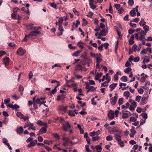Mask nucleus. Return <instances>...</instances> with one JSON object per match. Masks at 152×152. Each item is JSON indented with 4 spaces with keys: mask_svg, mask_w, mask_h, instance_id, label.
I'll list each match as a JSON object with an SVG mask.
<instances>
[{
    "mask_svg": "<svg viewBox=\"0 0 152 152\" xmlns=\"http://www.w3.org/2000/svg\"><path fill=\"white\" fill-rule=\"evenodd\" d=\"M113 139V137L111 135H109V136H108L106 137V140L107 141H110L112 140Z\"/></svg>",
    "mask_w": 152,
    "mask_h": 152,
    "instance_id": "32",
    "label": "nucleus"
},
{
    "mask_svg": "<svg viewBox=\"0 0 152 152\" xmlns=\"http://www.w3.org/2000/svg\"><path fill=\"white\" fill-rule=\"evenodd\" d=\"M108 83L106 81L104 82V83L101 84V87L103 86L107 87L108 86Z\"/></svg>",
    "mask_w": 152,
    "mask_h": 152,
    "instance_id": "46",
    "label": "nucleus"
},
{
    "mask_svg": "<svg viewBox=\"0 0 152 152\" xmlns=\"http://www.w3.org/2000/svg\"><path fill=\"white\" fill-rule=\"evenodd\" d=\"M17 15L16 13H13L11 15V17L12 18L14 19H16L17 18L16 17Z\"/></svg>",
    "mask_w": 152,
    "mask_h": 152,
    "instance_id": "58",
    "label": "nucleus"
},
{
    "mask_svg": "<svg viewBox=\"0 0 152 152\" xmlns=\"http://www.w3.org/2000/svg\"><path fill=\"white\" fill-rule=\"evenodd\" d=\"M148 101V98L146 97L143 96L141 100L140 104L142 105L146 104Z\"/></svg>",
    "mask_w": 152,
    "mask_h": 152,
    "instance_id": "8",
    "label": "nucleus"
},
{
    "mask_svg": "<svg viewBox=\"0 0 152 152\" xmlns=\"http://www.w3.org/2000/svg\"><path fill=\"white\" fill-rule=\"evenodd\" d=\"M64 142L62 143V145L64 147H66L68 143L69 142V139H66V140H64Z\"/></svg>",
    "mask_w": 152,
    "mask_h": 152,
    "instance_id": "28",
    "label": "nucleus"
},
{
    "mask_svg": "<svg viewBox=\"0 0 152 152\" xmlns=\"http://www.w3.org/2000/svg\"><path fill=\"white\" fill-rule=\"evenodd\" d=\"M42 121L40 120H38L36 122L37 124L39 126H42Z\"/></svg>",
    "mask_w": 152,
    "mask_h": 152,
    "instance_id": "54",
    "label": "nucleus"
},
{
    "mask_svg": "<svg viewBox=\"0 0 152 152\" xmlns=\"http://www.w3.org/2000/svg\"><path fill=\"white\" fill-rule=\"evenodd\" d=\"M128 3L129 5L133 6L134 4L133 0H129Z\"/></svg>",
    "mask_w": 152,
    "mask_h": 152,
    "instance_id": "49",
    "label": "nucleus"
},
{
    "mask_svg": "<svg viewBox=\"0 0 152 152\" xmlns=\"http://www.w3.org/2000/svg\"><path fill=\"white\" fill-rule=\"evenodd\" d=\"M114 137L115 140L118 142L120 141L121 140V137L119 134H115Z\"/></svg>",
    "mask_w": 152,
    "mask_h": 152,
    "instance_id": "14",
    "label": "nucleus"
},
{
    "mask_svg": "<svg viewBox=\"0 0 152 152\" xmlns=\"http://www.w3.org/2000/svg\"><path fill=\"white\" fill-rule=\"evenodd\" d=\"M95 149L97 150V152H101L102 150L100 145H97L96 146Z\"/></svg>",
    "mask_w": 152,
    "mask_h": 152,
    "instance_id": "22",
    "label": "nucleus"
},
{
    "mask_svg": "<svg viewBox=\"0 0 152 152\" xmlns=\"http://www.w3.org/2000/svg\"><path fill=\"white\" fill-rule=\"evenodd\" d=\"M129 117V116L128 115V114L127 113H123V115H122V118L123 119H125L126 118H127Z\"/></svg>",
    "mask_w": 152,
    "mask_h": 152,
    "instance_id": "31",
    "label": "nucleus"
},
{
    "mask_svg": "<svg viewBox=\"0 0 152 152\" xmlns=\"http://www.w3.org/2000/svg\"><path fill=\"white\" fill-rule=\"evenodd\" d=\"M90 61V59L88 58H86L84 59V61H81L80 62V63L81 64L84 65L86 64V62H88Z\"/></svg>",
    "mask_w": 152,
    "mask_h": 152,
    "instance_id": "16",
    "label": "nucleus"
},
{
    "mask_svg": "<svg viewBox=\"0 0 152 152\" xmlns=\"http://www.w3.org/2000/svg\"><path fill=\"white\" fill-rule=\"evenodd\" d=\"M150 61V60L149 59H146V58H144L142 61L143 64H145L146 63H148Z\"/></svg>",
    "mask_w": 152,
    "mask_h": 152,
    "instance_id": "59",
    "label": "nucleus"
},
{
    "mask_svg": "<svg viewBox=\"0 0 152 152\" xmlns=\"http://www.w3.org/2000/svg\"><path fill=\"white\" fill-rule=\"evenodd\" d=\"M10 101V99L9 98H7L4 99V103L5 104H7L8 103H9Z\"/></svg>",
    "mask_w": 152,
    "mask_h": 152,
    "instance_id": "39",
    "label": "nucleus"
},
{
    "mask_svg": "<svg viewBox=\"0 0 152 152\" xmlns=\"http://www.w3.org/2000/svg\"><path fill=\"white\" fill-rule=\"evenodd\" d=\"M71 128V126L68 121L65 122V123L64 124H63V126L61 127L63 130L65 132L69 130Z\"/></svg>",
    "mask_w": 152,
    "mask_h": 152,
    "instance_id": "2",
    "label": "nucleus"
},
{
    "mask_svg": "<svg viewBox=\"0 0 152 152\" xmlns=\"http://www.w3.org/2000/svg\"><path fill=\"white\" fill-rule=\"evenodd\" d=\"M138 6H137L136 7L133 8L132 10H131L130 12V15L132 17L135 16L136 14V12L138 11Z\"/></svg>",
    "mask_w": 152,
    "mask_h": 152,
    "instance_id": "4",
    "label": "nucleus"
},
{
    "mask_svg": "<svg viewBox=\"0 0 152 152\" xmlns=\"http://www.w3.org/2000/svg\"><path fill=\"white\" fill-rule=\"evenodd\" d=\"M141 96H137L135 98V100L138 102H139L141 99Z\"/></svg>",
    "mask_w": 152,
    "mask_h": 152,
    "instance_id": "48",
    "label": "nucleus"
},
{
    "mask_svg": "<svg viewBox=\"0 0 152 152\" xmlns=\"http://www.w3.org/2000/svg\"><path fill=\"white\" fill-rule=\"evenodd\" d=\"M96 137H93L92 138V140L94 141H95L97 140H99L100 138L98 136L96 135Z\"/></svg>",
    "mask_w": 152,
    "mask_h": 152,
    "instance_id": "37",
    "label": "nucleus"
},
{
    "mask_svg": "<svg viewBox=\"0 0 152 152\" xmlns=\"http://www.w3.org/2000/svg\"><path fill=\"white\" fill-rule=\"evenodd\" d=\"M119 144L121 146V147H123L124 146V143L123 141H121V140L120 141L118 142Z\"/></svg>",
    "mask_w": 152,
    "mask_h": 152,
    "instance_id": "51",
    "label": "nucleus"
},
{
    "mask_svg": "<svg viewBox=\"0 0 152 152\" xmlns=\"http://www.w3.org/2000/svg\"><path fill=\"white\" fill-rule=\"evenodd\" d=\"M117 83H113L109 86L110 91H112L117 86Z\"/></svg>",
    "mask_w": 152,
    "mask_h": 152,
    "instance_id": "15",
    "label": "nucleus"
},
{
    "mask_svg": "<svg viewBox=\"0 0 152 152\" xmlns=\"http://www.w3.org/2000/svg\"><path fill=\"white\" fill-rule=\"evenodd\" d=\"M135 31V30H133L132 28H130L129 29L128 31L129 33V34H133Z\"/></svg>",
    "mask_w": 152,
    "mask_h": 152,
    "instance_id": "53",
    "label": "nucleus"
},
{
    "mask_svg": "<svg viewBox=\"0 0 152 152\" xmlns=\"http://www.w3.org/2000/svg\"><path fill=\"white\" fill-rule=\"evenodd\" d=\"M141 54H146L147 53V49H143L140 52Z\"/></svg>",
    "mask_w": 152,
    "mask_h": 152,
    "instance_id": "57",
    "label": "nucleus"
},
{
    "mask_svg": "<svg viewBox=\"0 0 152 152\" xmlns=\"http://www.w3.org/2000/svg\"><path fill=\"white\" fill-rule=\"evenodd\" d=\"M59 121L60 123H61L62 125H63V124H64V123H65V122H66L65 120H64L63 118H62L61 117H60V118L59 119Z\"/></svg>",
    "mask_w": 152,
    "mask_h": 152,
    "instance_id": "33",
    "label": "nucleus"
},
{
    "mask_svg": "<svg viewBox=\"0 0 152 152\" xmlns=\"http://www.w3.org/2000/svg\"><path fill=\"white\" fill-rule=\"evenodd\" d=\"M47 131V130L46 128L45 127H42L39 131V133L37 134V135H39L41 134H45L46 132Z\"/></svg>",
    "mask_w": 152,
    "mask_h": 152,
    "instance_id": "9",
    "label": "nucleus"
},
{
    "mask_svg": "<svg viewBox=\"0 0 152 152\" xmlns=\"http://www.w3.org/2000/svg\"><path fill=\"white\" fill-rule=\"evenodd\" d=\"M53 136L55 138H56L59 139H60V137L59 135L56 133H55L53 134Z\"/></svg>",
    "mask_w": 152,
    "mask_h": 152,
    "instance_id": "50",
    "label": "nucleus"
},
{
    "mask_svg": "<svg viewBox=\"0 0 152 152\" xmlns=\"http://www.w3.org/2000/svg\"><path fill=\"white\" fill-rule=\"evenodd\" d=\"M33 24L32 23H30L29 24H28L26 25V28L27 29H32L33 28H34V27H33Z\"/></svg>",
    "mask_w": 152,
    "mask_h": 152,
    "instance_id": "21",
    "label": "nucleus"
},
{
    "mask_svg": "<svg viewBox=\"0 0 152 152\" xmlns=\"http://www.w3.org/2000/svg\"><path fill=\"white\" fill-rule=\"evenodd\" d=\"M23 131V129L22 126H20L16 130L17 133L20 135L22 134Z\"/></svg>",
    "mask_w": 152,
    "mask_h": 152,
    "instance_id": "11",
    "label": "nucleus"
},
{
    "mask_svg": "<svg viewBox=\"0 0 152 152\" xmlns=\"http://www.w3.org/2000/svg\"><path fill=\"white\" fill-rule=\"evenodd\" d=\"M89 5L90 6V7L91 8L92 10H94L95 9L96 7V6L94 5L93 3H89Z\"/></svg>",
    "mask_w": 152,
    "mask_h": 152,
    "instance_id": "36",
    "label": "nucleus"
},
{
    "mask_svg": "<svg viewBox=\"0 0 152 152\" xmlns=\"http://www.w3.org/2000/svg\"><path fill=\"white\" fill-rule=\"evenodd\" d=\"M145 77H142L140 79V81L142 83H144L145 81Z\"/></svg>",
    "mask_w": 152,
    "mask_h": 152,
    "instance_id": "63",
    "label": "nucleus"
},
{
    "mask_svg": "<svg viewBox=\"0 0 152 152\" xmlns=\"http://www.w3.org/2000/svg\"><path fill=\"white\" fill-rule=\"evenodd\" d=\"M119 13L120 14L122 13L124 11V10L123 8H120L118 10Z\"/></svg>",
    "mask_w": 152,
    "mask_h": 152,
    "instance_id": "61",
    "label": "nucleus"
},
{
    "mask_svg": "<svg viewBox=\"0 0 152 152\" xmlns=\"http://www.w3.org/2000/svg\"><path fill=\"white\" fill-rule=\"evenodd\" d=\"M41 32L39 31H32L29 34H26L23 40V41L26 42L27 41V39H30L33 36H37L38 34H40Z\"/></svg>",
    "mask_w": 152,
    "mask_h": 152,
    "instance_id": "1",
    "label": "nucleus"
},
{
    "mask_svg": "<svg viewBox=\"0 0 152 152\" xmlns=\"http://www.w3.org/2000/svg\"><path fill=\"white\" fill-rule=\"evenodd\" d=\"M121 80L124 82H126L127 81V77L126 76H124L121 78Z\"/></svg>",
    "mask_w": 152,
    "mask_h": 152,
    "instance_id": "26",
    "label": "nucleus"
},
{
    "mask_svg": "<svg viewBox=\"0 0 152 152\" xmlns=\"http://www.w3.org/2000/svg\"><path fill=\"white\" fill-rule=\"evenodd\" d=\"M17 116L20 118L22 119L23 118L24 115L20 112H18L16 114Z\"/></svg>",
    "mask_w": 152,
    "mask_h": 152,
    "instance_id": "27",
    "label": "nucleus"
},
{
    "mask_svg": "<svg viewBox=\"0 0 152 152\" xmlns=\"http://www.w3.org/2000/svg\"><path fill=\"white\" fill-rule=\"evenodd\" d=\"M107 115L110 120L113 119L114 117V112L111 110H110L108 111Z\"/></svg>",
    "mask_w": 152,
    "mask_h": 152,
    "instance_id": "6",
    "label": "nucleus"
},
{
    "mask_svg": "<svg viewBox=\"0 0 152 152\" xmlns=\"http://www.w3.org/2000/svg\"><path fill=\"white\" fill-rule=\"evenodd\" d=\"M130 120L131 121L135 122L136 121L137 119L133 116H132L130 118Z\"/></svg>",
    "mask_w": 152,
    "mask_h": 152,
    "instance_id": "55",
    "label": "nucleus"
},
{
    "mask_svg": "<svg viewBox=\"0 0 152 152\" xmlns=\"http://www.w3.org/2000/svg\"><path fill=\"white\" fill-rule=\"evenodd\" d=\"M90 54L91 56L95 58H96L97 56H101V54H95L94 53H91Z\"/></svg>",
    "mask_w": 152,
    "mask_h": 152,
    "instance_id": "24",
    "label": "nucleus"
},
{
    "mask_svg": "<svg viewBox=\"0 0 152 152\" xmlns=\"http://www.w3.org/2000/svg\"><path fill=\"white\" fill-rule=\"evenodd\" d=\"M67 106H61L59 107L58 108V110H61L65 112L66 110Z\"/></svg>",
    "mask_w": 152,
    "mask_h": 152,
    "instance_id": "18",
    "label": "nucleus"
},
{
    "mask_svg": "<svg viewBox=\"0 0 152 152\" xmlns=\"http://www.w3.org/2000/svg\"><path fill=\"white\" fill-rule=\"evenodd\" d=\"M132 70V69L130 67H127L124 70V71L126 73H129L130 71Z\"/></svg>",
    "mask_w": 152,
    "mask_h": 152,
    "instance_id": "29",
    "label": "nucleus"
},
{
    "mask_svg": "<svg viewBox=\"0 0 152 152\" xmlns=\"http://www.w3.org/2000/svg\"><path fill=\"white\" fill-rule=\"evenodd\" d=\"M134 127L132 126V128L130 129V131L132 133H133L134 134H136V132L135 130H134Z\"/></svg>",
    "mask_w": 152,
    "mask_h": 152,
    "instance_id": "42",
    "label": "nucleus"
},
{
    "mask_svg": "<svg viewBox=\"0 0 152 152\" xmlns=\"http://www.w3.org/2000/svg\"><path fill=\"white\" fill-rule=\"evenodd\" d=\"M82 67V66L81 65L78 64L75 67V70H78L81 71Z\"/></svg>",
    "mask_w": 152,
    "mask_h": 152,
    "instance_id": "40",
    "label": "nucleus"
},
{
    "mask_svg": "<svg viewBox=\"0 0 152 152\" xmlns=\"http://www.w3.org/2000/svg\"><path fill=\"white\" fill-rule=\"evenodd\" d=\"M3 62L6 66H7L9 63V58L7 57H5L3 59Z\"/></svg>",
    "mask_w": 152,
    "mask_h": 152,
    "instance_id": "12",
    "label": "nucleus"
},
{
    "mask_svg": "<svg viewBox=\"0 0 152 152\" xmlns=\"http://www.w3.org/2000/svg\"><path fill=\"white\" fill-rule=\"evenodd\" d=\"M142 108L138 107L136 111L138 113H140L142 111Z\"/></svg>",
    "mask_w": 152,
    "mask_h": 152,
    "instance_id": "64",
    "label": "nucleus"
},
{
    "mask_svg": "<svg viewBox=\"0 0 152 152\" xmlns=\"http://www.w3.org/2000/svg\"><path fill=\"white\" fill-rule=\"evenodd\" d=\"M68 114L71 116H74L75 115V114L74 113V111L72 110L69 111Z\"/></svg>",
    "mask_w": 152,
    "mask_h": 152,
    "instance_id": "38",
    "label": "nucleus"
},
{
    "mask_svg": "<svg viewBox=\"0 0 152 152\" xmlns=\"http://www.w3.org/2000/svg\"><path fill=\"white\" fill-rule=\"evenodd\" d=\"M129 24L130 26L132 28H135L137 26L136 24L134 23L133 24L131 22H130Z\"/></svg>",
    "mask_w": 152,
    "mask_h": 152,
    "instance_id": "62",
    "label": "nucleus"
},
{
    "mask_svg": "<svg viewBox=\"0 0 152 152\" xmlns=\"http://www.w3.org/2000/svg\"><path fill=\"white\" fill-rule=\"evenodd\" d=\"M37 141L36 140H34L31 142L28 145V147L30 148L32 146H34L37 144Z\"/></svg>",
    "mask_w": 152,
    "mask_h": 152,
    "instance_id": "10",
    "label": "nucleus"
},
{
    "mask_svg": "<svg viewBox=\"0 0 152 152\" xmlns=\"http://www.w3.org/2000/svg\"><path fill=\"white\" fill-rule=\"evenodd\" d=\"M59 27L58 29L61 32H63L64 31V29L62 27L61 24H58Z\"/></svg>",
    "mask_w": 152,
    "mask_h": 152,
    "instance_id": "41",
    "label": "nucleus"
},
{
    "mask_svg": "<svg viewBox=\"0 0 152 152\" xmlns=\"http://www.w3.org/2000/svg\"><path fill=\"white\" fill-rule=\"evenodd\" d=\"M82 20L83 21V22L82 23V26H85L87 25V22L86 19L85 18H83Z\"/></svg>",
    "mask_w": 152,
    "mask_h": 152,
    "instance_id": "43",
    "label": "nucleus"
},
{
    "mask_svg": "<svg viewBox=\"0 0 152 152\" xmlns=\"http://www.w3.org/2000/svg\"><path fill=\"white\" fill-rule=\"evenodd\" d=\"M109 13H112L113 12V10L112 9V6H111L110 3V6H109Z\"/></svg>",
    "mask_w": 152,
    "mask_h": 152,
    "instance_id": "52",
    "label": "nucleus"
},
{
    "mask_svg": "<svg viewBox=\"0 0 152 152\" xmlns=\"http://www.w3.org/2000/svg\"><path fill=\"white\" fill-rule=\"evenodd\" d=\"M102 75V73H96L95 77V79L96 80H98L101 77Z\"/></svg>",
    "mask_w": 152,
    "mask_h": 152,
    "instance_id": "17",
    "label": "nucleus"
},
{
    "mask_svg": "<svg viewBox=\"0 0 152 152\" xmlns=\"http://www.w3.org/2000/svg\"><path fill=\"white\" fill-rule=\"evenodd\" d=\"M143 28L146 33H147V31L149 30V27L147 25L144 26Z\"/></svg>",
    "mask_w": 152,
    "mask_h": 152,
    "instance_id": "30",
    "label": "nucleus"
},
{
    "mask_svg": "<svg viewBox=\"0 0 152 152\" xmlns=\"http://www.w3.org/2000/svg\"><path fill=\"white\" fill-rule=\"evenodd\" d=\"M146 33L143 30H142L140 33V36L145 37L146 34Z\"/></svg>",
    "mask_w": 152,
    "mask_h": 152,
    "instance_id": "56",
    "label": "nucleus"
},
{
    "mask_svg": "<svg viewBox=\"0 0 152 152\" xmlns=\"http://www.w3.org/2000/svg\"><path fill=\"white\" fill-rule=\"evenodd\" d=\"M130 95L129 92L128 91H125L124 92V95L126 97L127 99L128 98Z\"/></svg>",
    "mask_w": 152,
    "mask_h": 152,
    "instance_id": "25",
    "label": "nucleus"
},
{
    "mask_svg": "<svg viewBox=\"0 0 152 152\" xmlns=\"http://www.w3.org/2000/svg\"><path fill=\"white\" fill-rule=\"evenodd\" d=\"M66 94H62L61 95H58L57 97V100L60 101L61 99H63L65 97Z\"/></svg>",
    "mask_w": 152,
    "mask_h": 152,
    "instance_id": "13",
    "label": "nucleus"
},
{
    "mask_svg": "<svg viewBox=\"0 0 152 152\" xmlns=\"http://www.w3.org/2000/svg\"><path fill=\"white\" fill-rule=\"evenodd\" d=\"M137 91L139 93L141 94H143L144 92V90L143 89L141 88H138Z\"/></svg>",
    "mask_w": 152,
    "mask_h": 152,
    "instance_id": "47",
    "label": "nucleus"
},
{
    "mask_svg": "<svg viewBox=\"0 0 152 152\" xmlns=\"http://www.w3.org/2000/svg\"><path fill=\"white\" fill-rule=\"evenodd\" d=\"M118 104L120 105L122 104L123 103V98H120L118 101Z\"/></svg>",
    "mask_w": 152,
    "mask_h": 152,
    "instance_id": "34",
    "label": "nucleus"
},
{
    "mask_svg": "<svg viewBox=\"0 0 152 152\" xmlns=\"http://www.w3.org/2000/svg\"><path fill=\"white\" fill-rule=\"evenodd\" d=\"M141 115L142 117L145 119H146L147 118L148 116L147 113H142L141 114Z\"/></svg>",
    "mask_w": 152,
    "mask_h": 152,
    "instance_id": "44",
    "label": "nucleus"
},
{
    "mask_svg": "<svg viewBox=\"0 0 152 152\" xmlns=\"http://www.w3.org/2000/svg\"><path fill=\"white\" fill-rule=\"evenodd\" d=\"M107 35L105 31L103 29L100 31L99 33V36H105Z\"/></svg>",
    "mask_w": 152,
    "mask_h": 152,
    "instance_id": "20",
    "label": "nucleus"
},
{
    "mask_svg": "<svg viewBox=\"0 0 152 152\" xmlns=\"http://www.w3.org/2000/svg\"><path fill=\"white\" fill-rule=\"evenodd\" d=\"M86 150L87 152H91V151L89 149V146L88 145H86L85 146Z\"/></svg>",
    "mask_w": 152,
    "mask_h": 152,
    "instance_id": "60",
    "label": "nucleus"
},
{
    "mask_svg": "<svg viewBox=\"0 0 152 152\" xmlns=\"http://www.w3.org/2000/svg\"><path fill=\"white\" fill-rule=\"evenodd\" d=\"M77 45L79 47L82 49L84 48V44L82 42L80 41L78 42L77 43Z\"/></svg>",
    "mask_w": 152,
    "mask_h": 152,
    "instance_id": "23",
    "label": "nucleus"
},
{
    "mask_svg": "<svg viewBox=\"0 0 152 152\" xmlns=\"http://www.w3.org/2000/svg\"><path fill=\"white\" fill-rule=\"evenodd\" d=\"M102 57V56H99L96 57V69H99L100 66L99 64L102 61V59L101 58Z\"/></svg>",
    "mask_w": 152,
    "mask_h": 152,
    "instance_id": "3",
    "label": "nucleus"
},
{
    "mask_svg": "<svg viewBox=\"0 0 152 152\" xmlns=\"http://www.w3.org/2000/svg\"><path fill=\"white\" fill-rule=\"evenodd\" d=\"M81 52V51H76L73 54V56H77Z\"/></svg>",
    "mask_w": 152,
    "mask_h": 152,
    "instance_id": "45",
    "label": "nucleus"
},
{
    "mask_svg": "<svg viewBox=\"0 0 152 152\" xmlns=\"http://www.w3.org/2000/svg\"><path fill=\"white\" fill-rule=\"evenodd\" d=\"M117 96H114L110 99V102L112 105H115L117 102Z\"/></svg>",
    "mask_w": 152,
    "mask_h": 152,
    "instance_id": "7",
    "label": "nucleus"
},
{
    "mask_svg": "<svg viewBox=\"0 0 152 152\" xmlns=\"http://www.w3.org/2000/svg\"><path fill=\"white\" fill-rule=\"evenodd\" d=\"M26 51L25 49H23L22 48H19L17 51V54L19 56H23L26 53Z\"/></svg>",
    "mask_w": 152,
    "mask_h": 152,
    "instance_id": "5",
    "label": "nucleus"
},
{
    "mask_svg": "<svg viewBox=\"0 0 152 152\" xmlns=\"http://www.w3.org/2000/svg\"><path fill=\"white\" fill-rule=\"evenodd\" d=\"M76 23L75 24V22H73V25H75V27L76 28H77L78 27V26L80 25V22L78 21V20H77L76 21Z\"/></svg>",
    "mask_w": 152,
    "mask_h": 152,
    "instance_id": "35",
    "label": "nucleus"
},
{
    "mask_svg": "<svg viewBox=\"0 0 152 152\" xmlns=\"http://www.w3.org/2000/svg\"><path fill=\"white\" fill-rule=\"evenodd\" d=\"M139 24L140 26H144L145 25L146 22L143 18H142L139 22Z\"/></svg>",
    "mask_w": 152,
    "mask_h": 152,
    "instance_id": "19",
    "label": "nucleus"
}]
</instances>
